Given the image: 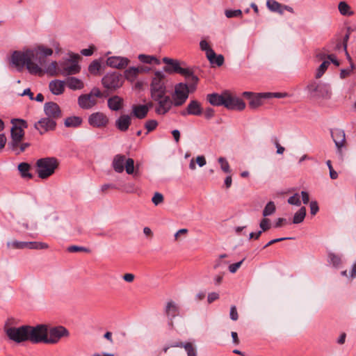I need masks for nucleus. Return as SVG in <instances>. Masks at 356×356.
Segmentation results:
<instances>
[{
	"instance_id": "774afa93",
	"label": "nucleus",
	"mask_w": 356,
	"mask_h": 356,
	"mask_svg": "<svg viewBox=\"0 0 356 356\" xmlns=\"http://www.w3.org/2000/svg\"><path fill=\"white\" fill-rule=\"evenodd\" d=\"M219 298V294L216 292H211L208 294L207 302L210 304Z\"/></svg>"
},
{
	"instance_id": "39448f33",
	"label": "nucleus",
	"mask_w": 356,
	"mask_h": 356,
	"mask_svg": "<svg viewBox=\"0 0 356 356\" xmlns=\"http://www.w3.org/2000/svg\"><path fill=\"white\" fill-rule=\"evenodd\" d=\"M13 319L6 321L4 327L5 332L9 339L21 343L28 341V325H22L18 327L10 326Z\"/></svg>"
},
{
	"instance_id": "393cba45",
	"label": "nucleus",
	"mask_w": 356,
	"mask_h": 356,
	"mask_svg": "<svg viewBox=\"0 0 356 356\" xmlns=\"http://www.w3.org/2000/svg\"><path fill=\"white\" fill-rule=\"evenodd\" d=\"M165 314L170 321V324H172V320L177 316L179 314V309L176 303L172 301H168L164 309Z\"/></svg>"
},
{
	"instance_id": "8fccbe9b",
	"label": "nucleus",
	"mask_w": 356,
	"mask_h": 356,
	"mask_svg": "<svg viewBox=\"0 0 356 356\" xmlns=\"http://www.w3.org/2000/svg\"><path fill=\"white\" fill-rule=\"evenodd\" d=\"M11 123L13 124V125L15 124L16 128H20L22 130H24V129H26L28 127L27 122L22 119H13L11 120Z\"/></svg>"
},
{
	"instance_id": "7c9ffc66",
	"label": "nucleus",
	"mask_w": 356,
	"mask_h": 356,
	"mask_svg": "<svg viewBox=\"0 0 356 356\" xmlns=\"http://www.w3.org/2000/svg\"><path fill=\"white\" fill-rule=\"evenodd\" d=\"M211 65H216L220 67L223 65L225 58L222 54L217 55L215 51H210L209 54L207 56Z\"/></svg>"
},
{
	"instance_id": "423d86ee",
	"label": "nucleus",
	"mask_w": 356,
	"mask_h": 356,
	"mask_svg": "<svg viewBox=\"0 0 356 356\" xmlns=\"http://www.w3.org/2000/svg\"><path fill=\"white\" fill-rule=\"evenodd\" d=\"M165 74L160 71H156L154 73V76L152 78L150 84V94L152 99H159L166 93V87L165 84Z\"/></svg>"
},
{
	"instance_id": "bf43d9fd",
	"label": "nucleus",
	"mask_w": 356,
	"mask_h": 356,
	"mask_svg": "<svg viewBox=\"0 0 356 356\" xmlns=\"http://www.w3.org/2000/svg\"><path fill=\"white\" fill-rule=\"evenodd\" d=\"M287 202L289 204L291 205L300 206L301 204L299 195L298 193H295L293 195L291 196L288 199Z\"/></svg>"
},
{
	"instance_id": "f03ea898",
	"label": "nucleus",
	"mask_w": 356,
	"mask_h": 356,
	"mask_svg": "<svg viewBox=\"0 0 356 356\" xmlns=\"http://www.w3.org/2000/svg\"><path fill=\"white\" fill-rule=\"evenodd\" d=\"M163 63L166 64L163 67V70L168 74H179L184 76L188 81H193L194 86L197 85L199 79L194 74L193 70L191 68L186 67V64L184 62H180L178 60L170 58L168 57H164Z\"/></svg>"
},
{
	"instance_id": "79ce46f5",
	"label": "nucleus",
	"mask_w": 356,
	"mask_h": 356,
	"mask_svg": "<svg viewBox=\"0 0 356 356\" xmlns=\"http://www.w3.org/2000/svg\"><path fill=\"white\" fill-rule=\"evenodd\" d=\"M46 72L51 76H56L60 74L59 65H58L57 62H51L46 68Z\"/></svg>"
},
{
	"instance_id": "2eb2a0df",
	"label": "nucleus",
	"mask_w": 356,
	"mask_h": 356,
	"mask_svg": "<svg viewBox=\"0 0 356 356\" xmlns=\"http://www.w3.org/2000/svg\"><path fill=\"white\" fill-rule=\"evenodd\" d=\"M224 106L229 110L242 111L245 108V104L241 99L225 92Z\"/></svg>"
},
{
	"instance_id": "603ef678",
	"label": "nucleus",
	"mask_w": 356,
	"mask_h": 356,
	"mask_svg": "<svg viewBox=\"0 0 356 356\" xmlns=\"http://www.w3.org/2000/svg\"><path fill=\"white\" fill-rule=\"evenodd\" d=\"M218 162L220 164V168L223 172L226 173L230 172L229 165L225 158L220 157L218 159Z\"/></svg>"
},
{
	"instance_id": "412c9836",
	"label": "nucleus",
	"mask_w": 356,
	"mask_h": 356,
	"mask_svg": "<svg viewBox=\"0 0 356 356\" xmlns=\"http://www.w3.org/2000/svg\"><path fill=\"white\" fill-rule=\"evenodd\" d=\"M129 63L127 58L122 56H111L106 60V65L116 69H124Z\"/></svg>"
},
{
	"instance_id": "f3484780",
	"label": "nucleus",
	"mask_w": 356,
	"mask_h": 356,
	"mask_svg": "<svg viewBox=\"0 0 356 356\" xmlns=\"http://www.w3.org/2000/svg\"><path fill=\"white\" fill-rule=\"evenodd\" d=\"M44 112L47 118H52L54 121L62 116V111L60 106L54 102H49L44 104Z\"/></svg>"
},
{
	"instance_id": "2f4dec72",
	"label": "nucleus",
	"mask_w": 356,
	"mask_h": 356,
	"mask_svg": "<svg viewBox=\"0 0 356 356\" xmlns=\"http://www.w3.org/2000/svg\"><path fill=\"white\" fill-rule=\"evenodd\" d=\"M65 83L70 89L73 90H81L84 87L82 81L74 76L68 77Z\"/></svg>"
},
{
	"instance_id": "052dcab7",
	"label": "nucleus",
	"mask_w": 356,
	"mask_h": 356,
	"mask_svg": "<svg viewBox=\"0 0 356 356\" xmlns=\"http://www.w3.org/2000/svg\"><path fill=\"white\" fill-rule=\"evenodd\" d=\"M67 250L70 252H89L90 250L82 247V246H77V245H71L67 248Z\"/></svg>"
},
{
	"instance_id": "5fc2aeb1",
	"label": "nucleus",
	"mask_w": 356,
	"mask_h": 356,
	"mask_svg": "<svg viewBox=\"0 0 356 356\" xmlns=\"http://www.w3.org/2000/svg\"><path fill=\"white\" fill-rule=\"evenodd\" d=\"M200 47L202 51H205L206 56L209 54L210 51H214L205 40L200 41Z\"/></svg>"
},
{
	"instance_id": "aec40b11",
	"label": "nucleus",
	"mask_w": 356,
	"mask_h": 356,
	"mask_svg": "<svg viewBox=\"0 0 356 356\" xmlns=\"http://www.w3.org/2000/svg\"><path fill=\"white\" fill-rule=\"evenodd\" d=\"M203 109L201 106V104L197 100H191L188 104L186 108L181 111L182 116L187 115H192L199 116L202 114Z\"/></svg>"
},
{
	"instance_id": "0eeeda50",
	"label": "nucleus",
	"mask_w": 356,
	"mask_h": 356,
	"mask_svg": "<svg viewBox=\"0 0 356 356\" xmlns=\"http://www.w3.org/2000/svg\"><path fill=\"white\" fill-rule=\"evenodd\" d=\"M188 82L190 83L189 86L184 83H179L175 86L173 97L175 106L183 105L188 99L190 91L195 89L196 85L194 88L193 82L191 81Z\"/></svg>"
},
{
	"instance_id": "6ab92c4d",
	"label": "nucleus",
	"mask_w": 356,
	"mask_h": 356,
	"mask_svg": "<svg viewBox=\"0 0 356 356\" xmlns=\"http://www.w3.org/2000/svg\"><path fill=\"white\" fill-rule=\"evenodd\" d=\"M264 92L254 93L252 92H244L242 95L249 100V106L252 109H256L263 104V99H266L264 96Z\"/></svg>"
},
{
	"instance_id": "e433bc0d",
	"label": "nucleus",
	"mask_w": 356,
	"mask_h": 356,
	"mask_svg": "<svg viewBox=\"0 0 356 356\" xmlns=\"http://www.w3.org/2000/svg\"><path fill=\"white\" fill-rule=\"evenodd\" d=\"M140 73L139 67H131L124 71V78L131 81L135 80Z\"/></svg>"
},
{
	"instance_id": "5701e85b",
	"label": "nucleus",
	"mask_w": 356,
	"mask_h": 356,
	"mask_svg": "<svg viewBox=\"0 0 356 356\" xmlns=\"http://www.w3.org/2000/svg\"><path fill=\"white\" fill-rule=\"evenodd\" d=\"M97 101L90 93L81 95L78 98L79 106L83 109H89L96 105Z\"/></svg>"
},
{
	"instance_id": "58836bf2",
	"label": "nucleus",
	"mask_w": 356,
	"mask_h": 356,
	"mask_svg": "<svg viewBox=\"0 0 356 356\" xmlns=\"http://www.w3.org/2000/svg\"><path fill=\"white\" fill-rule=\"evenodd\" d=\"M338 9L339 13L344 16H350L353 14V12L350 10V6L345 1L339 2Z\"/></svg>"
},
{
	"instance_id": "6e6552de",
	"label": "nucleus",
	"mask_w": 356,
	"mask_h": 356,
	"mask_svg": "<svg viewBox=\"0 0 356 356\" xmlns=\"http://www.w3.org/2000/svg\"><path fill=\"white\" fill-rule=\"evenodd\" d=\"M47 334H48V326L46 325H28V341L32 343H45Z\"/></svg>"
},
{
	"instance_id": "4be33fe9",
	"label": "nucleus",
	"mask_w": 356,
	"mask_h": 356,
	"mask_svg": "<svg viewBox=\"0 0 356 356\" xmlns=\"http://www.w3.org/2000/svg\"><path fill=\"white\" fill-rule=\"evenodd\" d=\"M11 140L8 144V147H15L18 143H20L24 136V131L20 128H16L15 124L13 125L10 131Z\"/></svg>"
},
{
	"instance_id": "473e14b6",
	"label": "nucleus",
	"mask_w": 356,
	"mask_h": 356,
	"mask_svg": "<svg viewBox=\"0 0 356 356\" xmlns=\"http://www.w3.org/2000/svg\"><path fill=\"white\" fill-rule=\"evenodd\" d=\"M171 346L172 347L184 348L185 350L187 353L188 356H197L196 348L191 342H186L185 343H184L182 342L175 343Z\"/></svg>"
},
{
	"instance_id": "1a4fd4ad",
	"label": "nucleus",
	"mask_w": 356,
	"mask_h": 356,
	"mask_svg": "<svg viewBox=\"0 0 356 356\" xmlns=\"http://www.w3.org/2000/svg\"><path fill=\"white\" fill-rule=\"evenodd\" d=\"M124 76L119 72L107 73L102 79L103 86L111 92L121 88L124 83Z\"/></svg>"
},
{
	"instance_id": "a878e982",
	"label": "nucleus",
	"mask_w": 356,
	"mask_h": 356,
	"mask_svg": "<svg viewBox=\"0 0 356 356\" xmlns=\"http://www.w3.org/2000/svg\"><path fill=\"white\" fill-rule=\"evenodd\" d=\"M108 107L113 111H118L122 108L124 99L118 95H114L108 99Z\"/></svg>"
},
{
	"instance_id": "6e6d98bb",
	"label": "nucleus",
	"mask_w": 356,
	"mask_h": 356,
	"mask_svg": "<svg viewBox=\"0 0 356 356\" xmlns=\"http://www.w3.org/2000/svg\"><path fill=\"white\" fill-rule=\"evenodd\" d=\"M158 126V122L155 120H147L145 124V127L147 130V133L154 131Z\"/></svg>"
},
{
	"instance_id": "f704fd0d",
	"label": "nucleus",
	"mask_w": 356,
	"mask_h": 356,
	"mask_svg": "<svg viewBox=\"0 0 356 356\" xmlns=\"http://www.w3.org/2000/svg\"><path fill=\"white\" fill-rule=\"evenodd\" d=\"M82 123V118L79 116L68 117L65 120L64 124L66 127H78Z\"/></svg>"
},
{
	"instance_id": "dca6fc26",
	"label": "nucleus",
	"mask_w": 356,
	"mask_h": 356,
	"mask_svg": "<svg viewBox=\"0 0 356 356\" xmlns=\"http://www.w3.org/2000/svg\"><path fill=\"white\" fill-rule=\"evenodd\" d=\"M80 70L81 67L76 60L64 62L59 65V72L63 76L76 74Z\"/></svg>"
},
{
	"instance_id": "e2e57ef3",
	"label": "nucleus",
	"mask_w": 356,
	"mask_h": 356,
	"mask_svg": "<svg viewBox=\"0 0 356 356\" xmlns=\"http://www.w3.org/2000/svg\"><path fill=\"white\" fill-rule=\"evenodd\" d=\"M244 260H245V259H243L241 261H240L237 263L232 264L229 265V272L232 273H236L237 271V270L241 267V266L243 264Z\"/></svg>"
},
{
	"instance_id": "4d7b16f0",
	"label": "nucleus",
	"mask_w": 356,
	"mask_h": 356,
	"mask_svg": "<svg viewBox=\"0 0 356 356\" xmlns=\"http://www.w3.org/2000/svg\"><path fill=\"white\" fill-rule=\"evenodd\" d=\"M259 227L261 229V231L266 232L270 228V219L264 217L259 223Z\"/></svg>"
},
{
	"instance_id": "4468645a",
	"label": "nucleus",
	"mask_w": 356,
	"mask_h": 356,
	"mask_svg": "<svg viewBox=\"0 0 356 356\" xmlns=\"http://www.w3.org/2000/svg\"><path fill=\"white\" fill-rule=\"evenodd\" d=\"M56 127V122L52 118H42L34 124V128L38 130L40 134L53 131Z\"/></svg>"
},
{
	"instance_id": "20e7f679",
	"label": "nucleus",
	"mask_w": 356,
	"mask_h": 356,
	"mask_svg": "<svg viewBox=\"0 0 356 356\" xmlns=\"http://www.w3.org/2000/svg\"><path fill=\"white\" fill-rule=\"evenodd\" d=\"M307 89L312 98L319 99H330L332 97V90L329 84L321 81H312Z\"/></svg>"
},
{
	"instance_id": "a19ab883",
	"label": "nucleus",
	"mask_w": 356,
	"mask_h": 356,
	"mask_svg": "<svg viewBox=\"0 0 356 356\" xmlns=\"http://www.w3.org/2000/svg\"><path fill=\"white\" fill-rule=\"evenodd\" d=\"M7 247L13 249H25L27 248V242L18 241L16 240L8 241L7 243Z\"/></svg>"
},
{
	"instance_id": "864d4df0",
	"label": "nucleus",
	"mask_w": 356,
	"mask_h": 356,
	"mask_svg": "<svg viewBox=\"0 0 356 356\" xmlns=\"http://www.w3.org/2000/svg\"><path fill=\"white\" fill-rule=\"evenodd\" d=\"M225 15L227 18L236 17L242 15V11L240 9L226 10L225 11Z\"/></svg>"
},
{
	"instance_id": "bb28decb",
	"label": "nucleus",
	"mask_w": 356,
	"mask_h": 356,
	"mask_svg": "<svg viewBox=\"0 0 356 356\" xmlns=\"http://www.w3.org/2000/svg\"><path fill=\"white\" fill-rule=\"evenodd\" d=\"M65 81L60 80H54L50 81L49 88L50 91L55 95H59L63 93L65 90Z\"/></svg>"
},
{
	"instance_id": "37998d69",
	"label": "nucleus",
	"mask_w": 356,
	"mask_h": 356,
	"mask_svg": "<svg viewBox=\"0 0 356 356\" xmlns=\"http://www.w3.org/2000/svg\"><path fill=\"white\" fill-rule=\"evenodd\" d=\"M29 143H18L15 147H9L10 150L15 152L16 155H19L24 152L27 147L30 146Z\"/></svg>"
},
{
	"instance_id": "9d476101",
	"label": "nucleus",
	"mask_w": 356,
	"mask_h": 356,
	"mask_svg": "<svg viewBox=\"0 0 356 356\" xmlns=\"http://www.w3.org/2000/svg\"><path fill=\"white\" fill-rule=\"evenodd\" d=\"M29 53H31V60L37 62L36 64L41 68V67L45 65L47 57L52 55L53 50L50 48L39 46L37 48L30 49Z\"/></svg>"
},
{
	"instance_id": "f257e3e1",
	"label": "nucleus",
	"mask_w": 356,
	"mask_h": 356,
	"mask_svg": "<svg viewBox=\"0 0 356 356\" xmlns=\"http://www.w3.org/2000/svg\"><path fill=\"white\" fill-rule=\"evenodd\" d=\"M29 51L30 49H26L24 51H14L10 58L11 63L19 72H21L24 66H26L29 72L31 74H42V68L38 64L31 60V53Z\"/></svg>"
},
{
	"instance_id": "7ed1b4c3",
	"label": "nucleus",
	"mask_w": 356,
	"mask_h": 356,
	"mask_svg": "<svg viewBox=\"0 0 356 356\" xmlns=\"http://www.w3.org/2000/svg\"><path fill=\"white\" fill-rule=\"evenodd\" d=\"M58 161L55 157H45L36 161L37 173L39 178L45 179L51 176L58 167Z\"/></svg>"
},
{
	"instance_id": "de8ad7c7",
	"label": "nucleus",
	"mask_w": 356,
	"mask_h": 356,
	"mask_svg": "<svg viewBox=\"0 0 356 356\" xmlns=\"http://www.w3.org/2000/svg\"><path fill=\"white\" fill-rule=\"evenodd\" d=\"M138 59L142 62V63H152L153 61H154L156 63L159 64V60L154 57V56H147V55H145V54H140L138 56Z\"/></svg>"
},
{
	"instance_id": "ddd939ff",
	"label": "nucleus",
	"mask_w": 356,
	"mask_h": 356,
	"mask_svg": "<svg viewBox=\"0 0 356 356\" xmlns=\"http://www.w3.org/2000/svg\"><path fill=\"white\" fill-rule=\"evenodd\" d=\"M331 136L337 149V153L343 159L342 147L345 146L346 134L343 130L334 129L331 130Z\"/></svg>"
},
{
	"instance_id": "13d9d810",
	"label": "nucleus",
	"mask_w": 356,
	"mask_h": 356,
	"mask_svg": "<svg viewBox=\"0 0 356 356\" xmlns=\"http://www.w3.org/2000/svg\"><path fill=\"white\" fill-rule=\"evenodd\" d=\"M163 195L159 192H156L152 198V202L156 206L161 204L163 202Z\"/></svg>"
},
{
	"instance_id": "c03bdc74",
	"label": "nucleus",
	"mask_w": 356,
	"mask_h": 356,
	"mask_svg": "<svg viewBox=\"0 0 356 356\" xmlns=\"http://www.w3.org/2000/svg\"><path fill=\"white\" fill-rule=\"evenodd\" d=\"M101 69V63L99 60H93L88 66V71L90 74L97 75Z\"/></svg>"
},
{
	"instance_id": "680f3d73",
	"label": "nucleus",
	"mask_w": 356,
	"mask_h": 356,
	"mask_svg": "<svg viewBox=\"0 0 356 356\" xmlns=\"http://www.w3.org/2000/svg\"><path fill=\"white\" fill-rule=\"evenodd\" d=\"M354 68H355L354 64L352 62H350V68L341 70V72H340L341 79H345L346 77L348 76Z\"/></svg>"
},
{
	"instance_id": "b1692460",
	"label": "nucleus",
	"mask_w": 356,
	"mask_h": 356,
	"mask_svg": "<svg viewBox=\"0 0 356 356\" xmlns=\"http://www.w3.org/2000/svg\"><path fill=\"white\" fill-rule=\"evenodd\" d=\"M131 124V116L127 114L121 115L115 122V127L122 132L127 131Z\"/></svg>"
},
{
	"instance_id": "72a5a7b5",
	"label": "nucleus",
	"mask_w": 356,
	"mask_h": 356,
	"mask_svg": "<svg viewBox=\"0 0 356 356\" xmlns=\"http://www.w3.org/2000/svg\"><path fill=\"white\" fill-rule=\"evenodd\" d=\"M31 168V165L26 162L20 163L17 167L21 177L24 179H31L33 177L32 174L29 172Z\"/></svg>"
},
{
	"instance_id": "9b49d317",
	"label": "nucleus",
	"mask_w": 356,
	"mask_h": 356,
	"mask_svg": "<svg viewBox=\"0 0 356 356\" xmlns=\"http://www.w3.org/2000/svg\"><path fill=\"white\" fill-rule=\"evenodd\" d=\"M69 335V331L62 325L49 327L48 328L45 343H57L62 337H68Z\"/></svg>"
},
{
	"instance_id": "f8f14e48",
	"label": "nucleus",
	"mask_w": 356,
	"mask_h": 356,
	"mask_svg": "<svg viewBox=\"0 0 356 356\" xmlns=\"http://www.w3.org/2000/svg\"><path fill=\"white\" fill-rule=\"evenodd\" d=\"M153 101L156 102L158 105L155 108V112L158 115H165L167 113L172 106L174 105V100L172 101L170 96L166 95V93H164L163 95L159 99H152Z\"/></svg>"
},
{
	"instance_id": "a18cd8bd",
	"label": "nucleus",
	"mask_w": 356,
	"mask_h": 356,
	"mask_svg": "<svg viewBox=\"0 0 356 356\" xmlns=\"http://www.w3.org/2000/svg\"><path fill=\"white\" fill-rule=\"evenodd\" d=\"M329 262L332 264L334 266L338 267L341 264V257L338 254H336L333 252H330L328 254Z\"/></svg>"
},
{
	"instance_id": "c85d7f7f",
	"label": "nucleus",
	"mask_w": 356,
	"mask_h": 356,
	"mask_svg": "<svg viewBox=\"0 0 356 356\" xmlns=\"http://www.w3.org/2000/svg\"><path fill=\"white\" fill-rule=\"evenodd\" d=\"M126 157L124 155H116L113 161V167L115 172H122L124 170Z\"/></svg>"
},
{
	"instance_id": "4c0bfd02",
	"label": "nucleus",
	"mask_w": 356,
	"mask_h": 356,
	"mask_svg": "<svg viewBox=\"0 0 356 356\" xmlns=\"http://www.w3.org/2000/svg\"><path fill=\"white\" fill-rule=\"evenodd\" d=\"M306 216V208L302 207L295 214L293 218V223L299 224L303 222Z\"/></svg>"
},
{
	"instance_id": "69168bd1",
	"label": "nucleus",
	"mask_w": 356,
	"mask_h": 356,
	"mask_svg": "<svg viewBox=\"0 0 356 356\" xmlns=\"http://www.w3.org/2000/svg\"><path fill=\"white\" fill-rule=\"evenodd\" d=\"M319 208L317 202L312 201L310 202V213L312 215L314 216L318 211Z\"/></svg>"
},
{
	"instance_id": "c9c22d12",
	"label": "nucleus",
	"mask_w": 356,
	"mask_h": 356,
	"mask_svg": "<svg viewBox=\"0 0 356 356\" xmlns=\"http://www.w3.org/2000/svg\"><path fill=\"white\" fill-rule=\"evenodd\" d=\"M266 6L272 12L277 13L280 15L283 14V10H282V4L275 0H267Z\"/></svg>"
},
{
	"instance_id": "09e8293b",
	"label": "nucleus",
	"mask_w": 356,
	"mask_h": 356,
	"mask_svg": "<svg viewBox=\"0 0 356 356\" xmlns=\"http://www.w3.org/2000/svg\"><path fill=\"white\" fill-rule=\"evenodd\" d=\"M124 169L127 174H133L134 170V161L133 159L129 158L126 159L124 163Z\"/></svg>"
},
{
	"instance_id": "49530a36",
	"label": "nucleus",
	"mask_w": 356,
	"mask_h": 356,
	"mask_svg": "<svg viewBox=\"0 0 356 356\" xmlns=\"http://www.w3.org/2000/svg\"><path fill=\"white\" fill-rule=\"evenodd\" d=\"M330 61L328 60H324L318 67L317 69V72L316 74V78L319 79L321 78L323 74L325 73L326 70L327 69L328 66L330 65Z\"/></svg>"
},
{
	"instance_id": "a211bd4d",
	"label": "nucleus",
	"mask_w": 356,
	"mask_h": 356,
	"mask_svg": "<svg viewBox=\"0 0 356 356\" xmlns=\"http://www.w3.org/2000/svg\"><path fill=\"white\" fill-rule=\"evenodd\" d=\"M88 123L90 124V125L94 127H104L108 123V118L104 113L101 112H96L92 113L89 116Z\"/></svg>"
},
{
	"instance_id": "cd10ccee",
	"label": "nucleus",
	"mask_w": 356,
	"mask_h": 356,
	"mask_svg": "<svg viewBox=\"0 0 356 356\" xmlns=\"http://www.w3.org/2000/svg\"><path fill=\"white\" fill-rule=\"evenodd\" d=\"M147 108L145 106L140 105H133L131 114L133 116L141 120L146 118L147 115Z\"/></svg>"
},
{
	"instance_id": "338daca9",
	"label": "nucleus",
	"mask_w": 356,
	"mask_h": 356,
	"mask_svg": "<svg viewBox=\"0 0 356 356\" xmlns=\"http://www.w3.org/2000/svg\"><path fill=\"white\" fill-rule=\"evenodd\" d=\"M90 94L94 97H99L101 98L103 97V93L100 91V90L98 88H93L91 91L90 92Z\"/></svg>"
},
{
	"instance_id": "0e129e2a",
	"label": "nucleus",
	"mask_w": 356,
	"mask_h": 356,
	"mask_svg": "<svg viewBox=\"0 0 356 356\" xmlns=\"http://www.w3.org/2000/svg\"><path fill=\"white\" fill-rule=\"evenodd\" d=\"M229 316L230 318L232 321H237L238 318V314L236 310V307L235 305H233L230 308V312H229Z\"/></svg>"
},
{
	"instance_id": "ea45409f",
	"label": "nucleus",
	"mask_w": 356,
	"mask_h": 356,
	"mask_svg": "<svg viewBox=\"0 0 356 356\" xmlns=\"http://www.w3.org/2000/svg\"><path fill=\"white\" fill-rule=\"evenodd\" d=\"M275 210L276 207L275 203L273 201H270L265 206L262 212V215L264 217L266 218L267 216L273 215L275 212Z\"/></svg>"
},
{
	"instance_id": "c756f323",
	"label": "nucleus",
	"mask_w": 356,
	"mask_h": 356,
	"mask_svg": "<svg viewBox=\"0 0 356 356\" xmlns=\"http://www.w3.org/2000/svg\"><path fill=\"white\" fill-rule=\"evenodd\" d=\"M225 97V92L222 95H218L217 93L209 94L207 95V100L213 106H224Z\"/></svg>"
},
{
	"instance_id": "3c124183",
	"label": "nucleus",
	"mask_w": 356,
	"mask_h": 356,
	"mask_svg": "<svg viewBox=\"0 0 356 356\" xmlns=\"http://www.w3.org/2000/svg\"><path fill=\"white\" fill-rule=\"evenodd\" d=\"M264 96L266 99L270 98H284L288 96L286 92H264Z\"/></svg>"
}]
</instances>
